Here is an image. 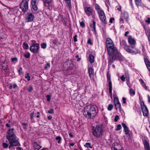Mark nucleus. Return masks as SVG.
I'll list each match as a JSON object with an SVG mask.
<instances>
[{
  "label": "nucleus",
  "mask_w": 150,
  "mask_h": 150,
  "mask_svg": "<svg viewBox=\"0 0 150 150\" xmlns=\"http://www.w3.org/2000/svg\"><path fill=\"white\" fill-rule=\"evenodd\" d=\"M109 56V64L113 63L115 60L120 59V54L117 48L115 47L107 49Z\"/></svg>",
  "instance_id": "nucleus-1"
},
{
  "label": "nucleus",
  "mask_w": 150,
  "mask_h": 150,
  "mask_svg": "<svg viewBox=\"0 0 150 150\" xmlns=\"http://www.w3.org/2000/svg\"><path fill=\"white\" fill-rule=\"evenodd\" d=\"M13 129H9L7 132L6 138L8 140L10 145L9 148L11 149L13 146H19L20 143L16 139V137L13 132Z\"/></svg>",
  "instance_id": "nucleus-2"
},
{
  "label": "nucleus",
  "mask_w": 150,
  "mask_h": 150,
  "mask_svg": "<svg viewBox=\"0 0 150 150\" xmlns=\"http://www.w3.org/2000/svg\"><path fill=\"white\" fill-rule=\"evenodd\" d=\"M96 114V110L95 107L92 105L86 106L84 109L83 114L86 117L91 118Z\"/></svg>",
  "instance_id": "nucleus-3"
},
{
  "label": "nucleus",
  "mask_w": 150,
  "mask_h": 150,
  "mask_svg": "<svg viewBox=\"0 0 150 150\" xmlns=\"http://www.w3.org/2000/svg\"><path fill=\"white\" fill-rule=\"evenodd\" d=\"M120 44L122 46H123L124 49L128 52L134 54H136L138 52V50L135 47L127 45L125 40L122 39L120 40Z\"/></svg>",
  "instance_id": "nucleus-4"
},
{
  "label": "nucleus",
  "mask_w": 150,
  "mask_h": 150,
  "mask_svg": "<svg viewBox=\"0 0 150 150\" xmlns=\"http://www.w3.org/2000/svg\"><path fill=\"white\" fill-rule=\"evenodd\" d=\"M92 130V134L97 138H100L103 135V129L102 127L100 125H98L96 127H93Z\"/></svg>",
  "instance_id": "nucleus-5"
},
{
  "label": "nucleus",
  "mask_w": 150,
  "mask_h": 150,
  "mask_svg": "<svg viewBox=\"0 0 150 150\" xmlns=\"http://www.w3.org/2000/svg\"><path fill=\"white\" fill-rule=\"evenodd\" d=\"M95 7L100 20L103 22H106V17L102 8L99 5L97 4L95 5Z\"/></svg>",
  "instance_id": "nucleus-6"
},
{
  "label": "nucleus",
  "mask_w": 150,
  "mask_h": 150,
  "mask_svg": "<svg viewBox=\"0 0 150 150\" xmlns=\"http://www.w3.org/2000/svg\"><path fill=\"white\" fill-rule=\"evenodd\" d=\"M129 14L127 12H124L122 13L120 16V19L119 23L120 24H123L124 23L123 19H125L127 22L129 23Z\"/></svg>",
  "instance_id": "nucleus-7"
},
{
  "label": "nucleus",
  "mask_w": 150,
  "mask_h": 150,
  "mask_svg": "<svg viewBox=\"0 0 150 150\" xmlns=\"http://www.w3.org/2000/svg\"><path fill=\"white\" fill-rule=\"evenodd\" d=\"M28 0H23L20 4V7L23 11L25 12L28 9Z\"/></svg>",
  "instance_id": "nucleus-8"
},
{
  "label": "nucleus",
  "mask_w": 150,
  "mask_h": 150,
  "mask_svg": "<svg viewBox=\"0 0 150 150\" xmlns=\"http://www.w3.org/2000/svg\"><path fill=\"white\" fill-rule=\"evenodd\" d=\"M39 49V45L38 43H33L32 45L30 47V50L33 53L37 54L38 53Z\"/></svg>",
  "instance_id": "nucleus-9"
},
{
  "label": "nucleus",
  "mask_w": 150,
  "mask_h": 150,
  "mask_svg": "<svg viewBox=\"0 0 150 150\" xmlns=\"http://www.w3.org/2000/svg\"><path fill=\"white\" fill-rule=\"evenodd\" d=\"M141 105L143 115L145 116H148L149 114L148 110L146 106L143 102H141Z\"/></svg>",
  "instance_id": "nucleus-10"
},
{
  "label": "nucleus",
  "mask_w": 150,
  "mask_h": 150,
  "mask_svg": "<svg viewBox=\"0 0 150 150\" xmlns=\"http://www.w3.org/2000/svg\"><path fill=\"white\" fill-rule=\"evenodd\" d=\"M106 45L107 49L114 47L113 42L111 39L109 38H107L106 39Z\"/></svg>",
  "instance_id": "nucleus-11"
},
{
  "label": "nucleus",
  "mask_w": 150,
  "mask_h": 150,
  "mask_svg": "<svg viewBox=\"0 0 150 150\" xmlns=\"http://www.w3.org/2000/svg\"><path fill=\"white\" fill-rule=\"evenodd\" d=\"M128 42L130 45H133L130 47H134L135 48V45L136 44V41L134 38H132L131 36H129Z\"/></svg>",
  "instance_id": "nucleus-12"
},
{
  "label": "nucleus",
  "mask_w": 150,
  "mask_h": 150,
  "mask_svg": "<svg viewBox=\"0 0 150 150\" xmlns=\"http://www.w3.org/2000/svg\"><path fill=\"white\" fill-rule=\"evenodd\" d=\"M93 9L91 7H86L85 8V11L86 14L88 16L92 14Z\"/></svg>",
  "instance_id": "nucleus-13"
},
{
  "label": "nucleus",
  "mask_w": 150,
  "mask_h": 150,
  "mask_svg": "<svg viewBox=\"0 0 150 150\" xmlns=\"http://www.w3.org/2000/svg\"><path fill=\"white\" fill-rule=\"evenodd\" d=\"M107 80L108 83V86L109 88V92L110 94H112V84L111 81L110 80V76L107 75Z\"/></svg>",
  "instance_id": "nucleus-14"
},
{
  "label": "nucleus",
  "mask_w": 150,
  "mask_h": 150,
  "mask_svg": "<svg viewBox=\"0 0 150 150\" xmlns=\"http://www.w3.org/2000/svg\"><path fill=\"white\" fill-rule=\"evenodd\" d=\"M44 5L45 7L49 9L50 4L52 3L53 0H43Z\"/></svg>",
  "instance_id": "nucleus-15"
},
{
  "label": "nucleus",
  "mask_w": 150,
  "mask_h": 150,
  "mask_svg": "<svg viewBox=\"0 0 150 150\" xmlns=\"http://www.w3.org/2000/svg\"><path fill=\"white\" fill-rule=\"evenodd\" d=\"M36 0H32L31 1V7L35 11L38 10V7L36 5Z\"/></svg>",
  "instance_id": "nucleus-16"
},
{
  "label": "nucleus",
  "mask_w": 150,
  "mask_h": 150,
  "mask_svg": "<svg viewBox=\"0 0 150 150\" xmlns=\"http://www.w3.org/2000/svg\"><path fill=\"white\" fill-rule=\"evenodd\" d=\"M143 144L144 146L145 150H150L149 144L146 139L143 140Z\"/></svg>",
  "instance_id": "nucleus-17"
},
{
  "label": "nucleus",
  "mask_w": 150,
  "mask_h": 150,
  "mask_svg": "<svg viewBox=\"0 0 150 150\" xmlns=\"http://www.w3.org/2000/svg\"><path fill=\"white\" fill-rule=\"evenodd\" d=\"M5 61L1 62V64L2 65V69L6 72H8V69L7 65H4L5 64Z\"/></svg>",
  "instance_id": "nucleus-18"
},
{
  "label": "nucleus",
  "mask_w": 150,
  "mask_h": 150,
  "mask_svg": "<svg viewBox=\"0 0 150 150\" xmlns=\"http://www.w3.org/2000/svg\"><path fill=\"white\" fill-rule=\"evenodd\" d=\"M122 125L124 128V131L125 132V134H127L129 132V130L128 127L127 126L126 124L124 123H122Z\"/></svg>",
  "instance_id": "nucleus-19"
},
{
  "label": "nucleus",
  "mask_w": 150,
  "mask_h": 150,
  "mask_svg": "<svg viewBox=\"0 0 150 150\" xmlns=\"http://www.w3.org/2000/svg\"><path fill=\"white\" fill-rule=\"evenodd\" d=\"M88 72L89 77L91 78L93 76L94 71L93 69L91 67H90L88 68Z\"/></svg>",
  "instance_id": "nucleus-20"
},
{
  "label": "nucleus",
  "mask_w": 150,
  "mask_h": 150,
  "mask_svg": "<svg viewBox=\"0 0 150 150\" xmlns=\"http://www.w3.org/2000/svg\"><path fill=\"white\" fill-rule=\"evenodd\" d=\"M34 146L35 150H39L42 146L38 145V143L35 142L34 143Z\"/></svg>",
  "instance_id": "nucleus-21"
},
{
  "label": "nucleus",
  "mask_w": 150,
  "mask_h": 150,
  "mask_svg": "<svg viewBox=\"0 0 150 150\" xmlns=\"http://www.w3.org/2000/svg\"><path fill=\"white\" fill-rule=\"evenodd\" d=\"M134 1L135 4L138 7L139 6H142L141 0H134Z\"/></svg>",
  "instance_id": "nucleus-22"
},
{
  "label": "nucleus",
  "mask_w": 150,
  "mask_h": 150,
  "mask_svg": "<svg viewBox=\"0 0 150 150\" xmlns=\"http://www.w3.org/2000/svg\"><path fill=\"white\" fill-rule=\"evenodd\" d=\"M94 57L91 54H90L89 57V59L90 62L91 63H93L94 61Z\"/></svg>",
  "instance_id": "nucleus-23"
},
{
  "label": "nucleus",
  "mask_w": 150,
  "mask_h": 150,
  "mask_svg": "<svg viewBox=\"0 0 150 150\" xmlns=\"http://www.w3.org/2000/svg\"><path fill=\"white\" fill-rule=\"evenodd\" d=\"M114 105L115 109L117 110H120L121 109V105L120 103H119L118 104H115V105Z\"/></svg>",
  "instance_id": "nucleus-24"
},
{
  "label": "nucleus",
  "mask_w": 150,
  "mask_h": 150,
  "mask_svg": "<svg viewBox=\"0 0 150 150\" xmlns=\"http://www.w3.org/2000/svg\"><path fill=\"white\" fill-rule=\"evenodd\" d=\"M34 18V16L32 13H30L29 14V22L31 21Z\"/></svg>",
  "instance_id": "nucleus-25"
},
{
  "label": "nucleus",
  "mask_w": 150,
  "mask_h": 150,
  "mask_svg": "<svg viewBox=\"0 0 150 150\" xmlns=\"http://www.w3.org/2000/svg\"><path fill=\"white\" fill-rule=\"evenodd\" d=\"M70 1L71 0H67L65 1L66 3L67 4V6L69 7L70 10L72 8L70 3Z\"/></svg>",
  "instance_id": "nucleus-26"
},
{
  "label": "nucleus",
  "mask_w": 150,
  "mask_h": 150,
  "mask_svg": "<svg viewBox=\"0 0 150 150\" xmlns=\"http://www.w3.org/2000/svg\"><path fill=\"white\" fill-rule=\"evenodd\" d=\"M144 62L147 67L150 66V62L147 58H144Z\"/></svg>",
  "instance_id": "nucleus-27"
},
{
  "label": "nucleus",
  "mask_w": 150,
  "mask_h": 150,
  "mask_svg": "<svg viewBox=\"0 0 150 150\" xmlns=\"http://www.w3.org/2000/svg\"><path fill=\"white\" fill-rule=\"evenodd\" d=\"M129 93L131 96H134L135 94V91L132 88H129Z\"/></svg>",
  "instance_id": "nucleus-28"
},
{
  "label": "nucleus",
  "mask_w": 150,
  "mask_h": 150,
  "mask_svg": "<svg viewBox=\"0 0 150 150\" xmlns=\"http://www.w3.org/2000/svg\"><path fill=\"white\" fill-rule=\"evenodd\" d=\"M114 105H115V104H118L119 103H120L118 99L117 98L115 97L114 98Z\"/></svg>",
  "instance_id": "nucleus-29"
},
{
  "label": "nucleus",
  "mask_w": 150,
  "mask_h": 150,
  "mask_svg": "<svg viewBox=\"0 0 150 150\" xmlns=\"http://www.w3.org/2000/svg\"><path fill=\"white\" fill-rule=\"evenodd\" d=\"M23 48L25 49H28V44L26 42H24L23 45Z\"/></svg>",
  "instance_id": "nucleus-30"
},
{
  "label": "nucleus",
  "mask_w": 150,
  "mask_h": 150,
  "mask_svg": "<svg viewBox=\"0 0 150 150\" xmlns=\"http://www.w3.org/2000/svg\"><path fill=\"white\" fill-rule=\"evenodd\" d=\"M145 31L146 33V35L147 36L150 35V30L148 28H145Z\"/></svg>",
  "instance_id": "nucleus-31"
},
{
  "label": "nucleus",
  "mask_w": 150,
  "mask_h": 150,
  "mask_svg": "<svg viewBox=\"0 0 150 150\" xmlns=\"http://www.w3.org/2000/svg\"><path fill=\"white\" fill-rule=\"evenodd\" d=\"M84 146L86 147H87V148H88V147H89L91 148H92V146L91 145V143H86L85 145H84Z\"/></svg>",
  "instance_id": "nucleus-32"
},
{
  "label": "nucleus",
  "mask_w": 150,
  "mask_h": 150,
  "mask_svg": "<svg viewBox=\"0 0 150 150\" xmlns=\"http://www.w3.org/2000/svg\"><path fill=\"white\" fill-rule=\"evenodd\" d=\"M56 140L58 141V143H60L61 140H62V138L60 136H58L56 137Z\"/></svg>",
  "instance_id": "nucleus-33"
},
{
  "label": "nucleus",
  "mask_w": 150,
  "mask_h": 150,
  "mask_svg": "<svg viewBox=\"0 0 150 150\" xmlns=\"http://www.w3.org/2000/svg\"><path fill=\"white\" fill-rule=\"evenodd\" d=\"M113 108V106L112 104H109L107 108V109L108 110L110 111L112 110Z\"/></svg>",
  "instance_id": "nucleus-34"
},
{
  "label": "nucleus",
  "mask_w": 150,
  "mask_h": 150,
  "mask_svg": "<svg viewBox=\"0 0 150 150\" xmlns=\"http://www.w3.org/2000/svg\"><path fill=\"white\" fill-rule=\"evenodd\" d=\"M80 24L82 28H83L85 27V24L83 21H80Z\"/></svg>",
  "instance_id": "nucleus-35"
},
{
  "label": "nucleus",
  "mask_w": 150,
  "mask_h": 150,
  "mask_svg": "<svg viewBox=\"0 0 150 150\" xmlns=\"http://www.w3.org/2000/svg\"><path fill=\"white\" fill-rule=\"evenodd\" d=\"M2 146L4 148H6L8 147V144L5 142H3V143Z\"/></svg>",
  "instance_id": "nucleus-36"
},
{
  "label": "nucleus",
  "mask_w": 150,
  "mask_h": 150,
  "mask_svg": "<svg viewBox=\"0 0 150 150\" xmlns=\"http://www.w3.org/2000/svg\"><path fill=\"white\" fill-rule=\"evenodd\" d=\"M41 47L42 48L45 49L47 47V45L46 43H43L41 44Z\"/></svg>",
  "instance_id": "nucleus-37"
},
{
  "label": "nucleus",
  "mask_w": 150,
  "mask_h": 150,
  "mask_svg": "<svg viewBox=\"0 0 150 150\" xmlns=\"http://www.w3.org/2000/svg\"><path fill=\"white\" fill-rule=\"evenodd\" d=\"M122 128L121 126L119 124L117 125L116 129H115V130L118 131L120 130Z\"/></svg>",
  "instance_id": "nucleus-38"
},
{
  "label": "nucleus",
  "mask_w": 150,
  "mask_h": 150,
  "mask_svg": "<svg viewBox=\"0 0 150 150\" xmlns=\"http://www.w3.org/2000/svg\"><path fill=\"white\" fill-rule=\"evenodd\" d=\"M11 59V62H16L18 61V59L16 57L13 58Z\"/></svg>",
  "instance_id": "nucleus-39"
},
{
  "label": "nucleus",
  "mask_w": 150,
  "mask_h": 150,
  "mask_svg": "<svg viewBox=\"0 0 150 150\" xmlns=\"http://www.w3.org/2000/svg\"><path fill=\"white\" fill-rule=\"evenodd\" d=\"M50 67V63H47L45 67V69H47L48 68H49Z\"/></svg>",
  "instance_id": "nucleus-40"
},
{
  "label": "nucleus",
  "mask_w": 150,
  "mask_h": 150,
  "mask_svg": "<svg viewBox=\"0 0 150 150\" xmlns=\"http://www.w3.org/2000/svg\"><path fill=\"white\" fill-rule=\"evenodd\" d=\"M119 119V116L118 115H116L115 116L114 118V121L117 122Z\"/></svg>",
  "instance_id": "nucleus-41"
},
{
  "label": "nucleus",
  "mask_w": 150,
  "mask_h": 150,
  "mask_svg": "<svg viewBox=\"0 0 150 150\" xmlns=\"http://www.w3.org/2000/svg\"><path fill=\"white\" fill-rule=\"evenodd\" d=\"M54 110L52 109H50L48 112L50 114H52L54 113Z\"/></svg>",
  "instance_id": "nucleus-42"
},
{
  "label": "nucleus",
  "mask_w": 150,
  "mask_h": 150,
  "mask_svg": "<svg viewBox=\"0 0 150 150\" xmlns=\"http://www.w3.org/2000/svg\"><path fill=\"white\" fill-rule=\"evenodd\" d=\"M120 79H121V80L123 81H125V77L123 75H122L120 77Z\"/></svg>",
  "instance_id": "nucleus-43"
},
{
  "label": "nucleus",
  "mask_w": 150,
  "mask_h": 150,
  "mask_svg": "<svg viewBox=\"0 0 150 150\" xmlns=\"http://www.w3.org/2000/svg\"><path fill=\"white\" fill-rule=\"evenodd\" d=\"M122 103L123 104L126 103V99L125 97H123L122 98Z\"/></svg>",
  "instance_id": "nucleus-44"
},
{
  "label": "nucleus",
  "mask_w": 150,
  "mask_h": 150,
  "mask_svg": "<svg viewBox=\"0 0 150 150\" xmlns=\"http://www.w3.org/2000/svg\"><path fill=\"white\" fill-rule=\"evenodd\" d=\"M22 69L21 67H20L18 69V72L19 73V74H20L21 73H22Z\"/></svg>",
  "instance_id": "nucleus-45"
},
{
  "label": "nucleus",
  "mask_w": 150,
  "mask_h": 150,
  "mask_svg": "<svg viewBox=\"0 0 150 150\" xmlns=\"http://www.w3.org/2000/svg\"><path fill=\"white\" fill-rule=\"evenodd\" d=\"M146 22L148 24L150 23V18L149 17L146 20Z\"/></svg>",
  "instance_id": "nucleus-46"
},
{
  "label": "nucleus",
  "mask_w": 150,
  "mask_h": 150,
  "mask_svg": "<svg viewBox=\"0 0 150 150\" xmlns=\"http://www.w3.org/2000/svg\"><path fill=\"white\" fill-rule=\"evenodd\" d=\"M47 100L49 102L50 101V96L49 95H47Z\"/></svg>",
  "instance_id": "nucleus-47"
},
{
  "label": "nucleus",
  "mask_w": 150,
  "mask_h": 150,
  "mask_svg": "<svg viewBox=\"0 0 150 150\" xmlns=\"http://www.w3.org/2000/svg\"><path fill=\"white\" fill-rule=\"evenodd\" d=\"M77 35H75L74 37V40L75 42H76L77 41Z\"/></svg>",
  "instance_id": "nucleus-48"
},
{
  "label": "nucleus",
  "mask_w": 150,
  "mask_h": 150,
  "mask_svg": "<svg viewBox=\"0 0 150 150\" xmlns=\"http://www.w3.org/2000/svg\"><path fill=\"white\" fill-rule=\"evenodd\" d=\"M117 9L119 11H121V7L120 6H118L117 7Z\"/></svg>",
  "instance_id": "nucleus-49"
},
{
  "label": "nucleus",
  "mask_w": 150,
  "mask_h": 150,
  "mask_svg": "<svg viewBox=\"0 0 150 150\" xmlns=\"http://www.w3.org/2000/svg\"><path fill=\"white\" fill-rule=\"evenodd\" d=\"M88 43L90 44V45L92 44V43L91 42V40L90 39H88V41H87Z\"/></svg>",
  "instance_id": "nucleus-50"
},
{
  "label": "nucleus",
  "mask_w": 150,
  "mask_h": 150,
  "mask_svg": "<svg viewBox=\"0 0 150 150\" xmlns=\"http://www.w3.org/2000/svg\"><path fill=\"white\" fill-rule=\"evenodd\" d=\"M141 83L144 86L145 85V84L142 80H141L140 81Z\"/></svg>",
  "instance_id": "nucleus-51"
},
{
  "label": "nucleus",
  "mask_w": 150,
  "mask_h": 150,
  "mask_svg": "<svg viewBox=\"0 0 150 150\" xmlns=\"http://www.w3.org/2000/svg\"><path fill=\"white\" fill-rule=\"evenodd\" d=\"M30 118L31 119H32L34 117V113H31L30 114Z\"/></svg>",
  "instance_id": "nucleus-52"
},
{
  "label": "nucleus",
  "mask_w": 150,
  "mask_h": 150,
  "mask_svg": "<svg viewBox=\"0 0 150 150\" xmlns=\"http://www.w3.org/2000/svg\"><path fill=\"white\" fill-rule=\"evenodd\" d=\"M114 20V18H111L110 20V23H112L113 21Z\"/></svg>",
  "instance_id": "nucleus-53"
},
{
  "label": "nucleus",
  "mask_w": 150,
  "mask_h": 150,
  "mask_svg": "<svg viewBox=\"0 0 150 150\" xmlns=\"http://www.w3.org/2000/svg\"><path fill=\"white\" fill-rule=\"evenodd\" d=\"M75 144V143L74 142H72L71 143H70L69 144V146H73Z\"/></svg>",
  "instance_id": "nucleus-54"
},
{
  "label": "nucleus",
  "mask_w": 150,
  "mask_h": 150,
  "mask_svg": "<svg viewBox=\"0 0 150 150\" xmlns=\"http://www.w3.org/2000/svg\"><path fill=\"white\" fill-rule=\"evenodd\" d=\"M17 87V86L16 85V84L14 83L13 84V88H16V87Z\"/></svg>",
  "instance_id": "nucleus-55"
},
{
  "label": "nucleus",
  "mask_w": 150,
  "mask_h": 150,
  "mask_svg": "<svg viewBox=\"0 0 150 150\" xmlns=\"http://www.w3.org/2000/svg\"><path fill=\"white\" fill-rule=\"evenodd\" d=\"M24 57L27 58H28V54L27 53H26L25 54H24Z\"/></svg>",
  "instance_id": "nucleus-56"
},
{
  "label": "nucleus",
  "mask_w": 150,
  "mask_h": 150,
  "mask_svg": "<svg viewBox=\"0 0 150 150\" xmlns=\"http://www.w3.org/2000/svg\"><path fill=\"white\" fill-rule=\"evenodd\" d=\"M129 32L128 31H127L125 34V36L126 37L127 36V35L128 34Z\"/></svg>",
  "instance_id": "nucleus-57"
},
{
  "label": "nucleus",
  "mask_w": 150,
  "mask_h": 150,
  "mask_svg": "<svg viewBox=\"0 0 150 150\" xmlns=\"http://www.w3.org/2000/svg\"><path fill=\"white\" fill-rule=\"evenodd\" d=\"M130 4L131 6V7L132 8V9H134V6H133V4H132V1H130Z\"/></svg>",
  "instance_id": "nucleus-58"
},
{
  "label": "nucleus",
  "mask_w": 150,
  "mask_h": 150,
  "mask_svg": "<svg viewBox=\"0 0 150 150\" xmlns=\"http://www.w3.org/2000/svg\"><path fill=\"white\" fill-rule=\"evenodd\" d=\"M147 97L148 99V101L149 103H150V96L149 95H148Z\"/></svg>",
  "instance_id": "nucleus-59"
},
{
  "label": "nucleus",
  "mask_w": 150,
  "mask_h": 150,
  "mask_svg": "<svg viewBox=\"0 0 150 150\" xmlns=\"http://www.w3.org/2000/svg\"><path fill=\"white\" fill-rule=\"evenodd\" d=\"M17 150H23V149L21 148V147L18 146L17 148Z\"/></svg>",
  "instance_id": "nucleus-60"
},
{
  "label": "nucleus",
  "mask_w": 150,
  "mask_h": 150,
  "mask_svg": "<svg viewBox=\"0 0 150 150\" xmlns=\"http://www.w3.org/2000/svg\"><path fill=\"white\" fill-rule=\"evenodd\" d=\"M33 90V88L31 86H30L29 89V91H30Z\"/></svg>",
  "instance_id": "nucleus-61"
},
{
  "label": "nucleus",
  "mask_w": 150,
  "mask_h": 150,
  "mask_svg": "<svg viewBox=\"0 0 150 150\" xmlns=\"http://www.w3.org/2000/svg\"><path fill=\"white\" fill-rule=\"evenodd\" d=\"M69 135L70 137H73V135L71 133H69Z\"/></svg>",
  "instance_id": "nucleus-62"
},
{
  "label": "nucleus",
  "mask_w": 150,
  "mask_h": 150,
  "mask_svg": "<svg viewBox=\"0 0 150 150\" xmlns=\"http://www.w3.org/2000/svg\"><path fill=\"white\" fill-rule=\"evenodd\" d=\"M52 116H51L50 115L47 117V119L48 120H51L52 119Z\"/></svg>",
  "instance_id": "nucleus-63"
},
{
  "label": "nucleus",
  "mask_w": 150,
  "mask_h": 150,
  "mask_svg": "<svg viewBox=\"0 0 150 150\" xmlns=\"http://www.w3.org/2000/svg\"><path fill=\"white\" fill-rule=\"evenodd\" d=\"M6 125L7 127H10V126L8 123H6Z\"/></svg>",
  "instance_id": "nucleus-64"
}]
</instances>
